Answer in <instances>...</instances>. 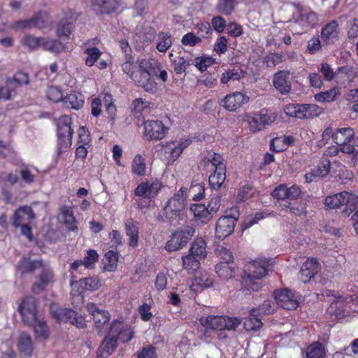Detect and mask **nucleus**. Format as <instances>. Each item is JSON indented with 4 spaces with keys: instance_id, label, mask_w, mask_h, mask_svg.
<instances>
[{
    "instance_id": "f257e3e1",
    "label": "nucleus",
    "mask_w": 358,
    "mask_h": 358,
    "mask_svg": "<svg viewBox=\"0 0 358 358\" xmlns=\"http://www.w3.org/2000/svg\"><path fill=\"white\" fill-rule=\"evenodd\" d=\"M120 48L124 53V60L121 64L122 71L138 86L148 91L153 90L155 85L153 82L149 81V74L147 71L150 66L148 61L142 59L139 62H134L131 55V48L127 41H120Z\"/></svg>"
},
{
    "instance_id": "37998d69",
    "label": "nucleus",
    "mask_w": 358,
    "mask_h": 358,
    "mask_svg": "<svg viewBox=\"0 0 358 358\" xmlns=\"http://www.w3.org/2000/svg\"><path fill=\"white\" fill-rule=\"evenodd\" d=\"M294 142L291 136H283L273 138L271 143V148L275 152H279L285 150Z\"/></svg>"
},
{
    "instance_id": "603ef678",
    "label": "nucleus",
    "mask_w": 358,
    "mask_h": 358,
    "mask_svg": "<svg viewBox=\"0 0 358 358\" xmlns=\"http://www.w3.org/2000/svg\"><path fill=\"white\" fill-rule=\"evenodd\" d=\"M306 354L307 358H324V348L320 343L315 342L307 348Z\"/></svg>"
},
{
    "instance_id": "79ce46f5",
    "label": "nucleus",
    "mask_w": 358,
    "mask_h": 358,
    "mask_svg": "<svg viewBox=\"0 0 358 358\" xmlns=\"http://www.w3.org/2000/svg\"><path fill=\"white\" fill-rule=\"evenodd\" d=\"M92 4L102 13H110L119 6L117 0H92Z\"/></svg>"
},
{
    "instance_id": "4468645a",
    "label": "nucleus",
    "mask_w": 358,
    "mask_h": 358,
    "mask_svg": "<svg viewBox=\"0 0 358 358\" xmlns=\"http://www.w3.org/2000/svg\"><path fill=\"white\" fill-rule=\"evenodd\" d=\"M250 98L241 92H235L227 94L222 100L220 105L227 110L236 111L243 105L247 103Z\"/></svg>"
},
{
    "instance_id": "f03ea898",
    "label": "nucleus",
    "mask_w": 358,
    "mask_h": 358,
    "mask_svg": "<svg viewBox=\"0 0 358 358\" xmlns=\"http://www.w3.org/2000/svg\"><path fill=\"white\" fill-rule=\"evenodd\" d=\"M199 168L213 172L208 176L209 185L212 189H220L226 179V165L222 157L217 153H210L200 162Z\"/></svg>"
},
{
    "instance_id": "c85d7f7f",
    "label": "nucleus",
    "mask_w": 358,
    "mask_h": 358,
    "mask_svg": "<svg viewBox=\"0 0 358 358\" xmlns=\"http://www.w3.org/2000/svg\"><path fill=\"white\" fill-rule=\"evenodd\" d=\"M139 224L132 218H129L124 222L125 234L129 238L128 245L135 248L138 245L139 239Z\"/></svg>"
},
{
    "instance_id": "e2e57ef3",
    "label": "nucleus",
    "mask_w": 358,
    "mask_h": 358,
    "mask_svg": "<svg viewBox=\"0 0 358 358\" xmlns=\"http://www.w3.org/2000/svg\"><path fill=\"white\" fill-rule=\"evenodd\" d=\"M235 7V0H219L217 5V10L224 15H230Z\"/></svg>"
},
{
    "instance_id": "6ab92c4d",
    "label": "nucleus",
    "mask_w": 358,
    "mask_h": 358,
    "mask_svg": "<svg viewBox=\"0 0 358 358\" xmlns=\"http://www.w3.org/2000/svg\"><path fill=\"white\" fill-rule=\"evenodd\" d=\"M162 187V184L158 180H155L152 182H143L137 186L134 194L137 196L151 199L158 194Z\"/></svg>"
},
{
    "instance_id": "49530a36",
    "label": "nucleus",
    "mask_w": 358,
    "mask_h": 358,
    "mask_svg": "<svg viewBox=\"0 0 358 358\" xmlns=\"http://www.w3.org/2000/svg\"><path fill=\"white\" fill-rule=\"evenodd\" d=\"M157 38L158 41L156 45L157 50L160 52H166L172 45L171 34L168 32L160 31Z\"/></svg>"
},
{
    "instance_id": "a211bd4d",
    "label": "nucleus",
    "mask_w": 358,
    "mask_h": 358,
    "mask_svg": "<svg viewBox=\"0 0 358 358\" xmlns=\"http://www.w3.org/2000/svg\"><path fill=\"white\" fill-rule=\"evenodd\" d=\"M267 262L265 259H256L250 262L245 270V276L247 280L252 282L254 280L261 279L268 272Z\"/></svg>"
},
{
    "instance_id": "a878e982",
    "label": "nucleus",
    "mask_w": 358,
    "mask_h": 358,
    "mask_svg": "<svg viewBox=\"0 0 358 358\" xmlns=\"http://www.w3.org/2000/svg\"><path fill=\"white\" fill-rule=\"evenodd\" d=\"M339 27L337 21L332 20L326 24L321 30V38L324 45L335 43L338 40Z\"/></svg>"
},
{
    "instance_id": "b1692460",
    "label": "nucleus",
    "mask_w": 358,
    "mask_h": 358,
    "mask_svg": "<svg viewBox=\"0 0 358 358\" xmlns=\"http://www.w3.org/2000/svg\"><path fill=\"white\" fill-rule=\"evenodd\" d=\"M34 218L35 215L30 206H21L15 211L13 215L12 225L15 228H18L20 225L30 224Z\"/></svg>"
},
{
    "instance_id": "0e129e2a",
    "label": "nucleus",
    "mask_w": 358,
    "mask_h": 358,
    "mask_svg": "<svg viewBox=\"0 0 358 358\" xmlns=\"http://www.w3.org/2000/svg\"><path fill=\"white\" fill-rule=\"evenodd\" d=\"M215 253L221 259L220 262H227V264H234V257L231 252L222 245H217Z\"/></svg>"
},
{
    "instance_id": "7ed1b4c3",
    "label": "nucleus",
    "mask_w": 358,
    "mask_h": 358,
    "mask_svg": "<svg viewBox=\"0 0 358 358\" xmlns=\"http://www.w3.org/2000/svg\"><path fill=\"white\" fill-rule=\"evenodd\" d=\"M185 192L186 189L181 187L167 201L161 215L164 222L175 225L179 224L180 220L183 219V210L186 201Z\"/></svg>"
},
{
    "instance_id": "7c9ffc66",
    "label": "nucleus",
    "mask_w": 358,
    "mask_h": 358,
    "mask_svg": "<svg viewBox=\"0 0 358 358\" xmlns=\"http://www.w3.org/2000/svg\"><path fill=\"white\" fill-rule=\"evenodd\" d=\"M149 67L148 68V73L149 74V81H152L155 83V87L153 90L148 91L145 88H143L145 92H150V93H155L157 90V84L155 82V80L151 78V76H155L156 77L159 78L163 82H166L168 80V73L167 71L164 69H161V64L158 62H156L155 61L150 62L148 61Z\"/></svg>"
},
{
    "instance_id": "4be33fe9",
    "label": "nucleus",
    "mask_w": 358,
    "mask_h": 358,
    "mask_svg": "<svg viewBox=\"0 0 358 358\" xmlns=\"http://www.w3.org/2000/svg\"><path fill=\"white\" fill-rule=\"evenodd\" d=\"M49 15L46 12H39L31 18L18 21L15 23V27L17 29H31L45 27L49 22Z\"/></svg>"
},
{
    "instance_id": "3c124183",
    "label": "nucleus",
    "mask_w": 358,
    "mask_h": 358,
    "mask_svg": "<svg viewBox=\"0 0 358 358\" xmlns=\"http://www.w3.org/2000/svg\"><path fill=\"white\" fill-rule=\"evenodd\" d=\"M190 255L199 258H205L206 256V243L201 238L196 239L189 250Z\"/></svg>"
},
{
    "instance_id": "c9c22d12",
    "label": "nucleus",
    "mask_w": 358,
    "mask_h": 358,
    "mask_svg": "<svg viewBox=\"0 0 358 358\" xmlns=\"http://www.w3.org/2000/svg\"><path fill=\"white\" fill-rule=\"evenodd\" d=\"M60 217L69 231H76L78 230L76 220L71 207L67 206H62L60 209Z\"/></svg>"
},
{
    "instance_id": "423d86ee",
    "label": "nucleus",
    "mask_w": 358,
    "mask_h": 358,
    "mask_svg": "<svg viewBox=\"0 0 358 358\" xmlns=\"http://www.w3.org/2000/svg\"><path fill=\"white\" fill-rule=\"evenodd\" d=\"M200 324L206 329L222 331L235 330L241 324V320L235 317L208 315L199 320Z\"/></svg>"
},
{
    "instance_id": "69168bd1",
    "label": "nucleus",
    "mask_w": 358,
    "mask_h": 358,
    "mask_svg": "<svg viewBox=\"0 0 358 358\" xmlns=\"http://www.w3.org/2000/svg\"><path fill=\"white\" fill-rule=\"evenodd\" d=\"M46 96L49 100L55 103L62 101L64 97L62 90L56 86H50L48 87Z\"/></svg>"
},
{
    "instance_id": "58836bf2",
    "label": "nucleus",
    "mask_w": 358,
    "mask_h": 358,
    "mask_svg": "<svg viewBox=\"0 0 358 358\" xmlns=\"http://www.w3.org/2000/svg\"><path fill=\"white\" fill-rule=\"evenodd\" d=\"M234 264H227V262H220L215 266L217 275L222 280H228L234 276L235 267Z\"/></svg>"
},
{
    "instance_id": "aec40b11",
    "label": "nucleus",
    "mask_w": 358,
    "mask_h": 358,
    "mask_svg": "<svg viewBox=\"0 0 358 358\" xmlns=\"http://www.w3.org/2000/svg\"><path fill=\"white\" fill-rule=\"evenodd\" d=\"M293 20L302 27H313L317 22V16L308 8H299L293 14Z\"/></svg>"
},
{
    "instance_id": "4c0bfd02",
    "label": "nucleus",
    "mask_w": 358,
    "mask_h": 358,
    "mask_svg": "<svg viewBox=\"0 0 358 358\" xmlns=\"http://www.w3.org/2000/svg\"><path fill=\"white\" fill-rule=\"evenodd\" d=\"M62 101L68 107L75 110H79L84 105V96L81 93L73 92L65 97Z\"/></svg>"
},
{
    "instance_id": "39448f33",
    "label": "nucleus",
    "mask_w": 358,
    "mask_h": 358,
    "mask_svg": "<svg viewBox=\"0 0 358 358\" xmlns=\"http://www.w3.org/2000/svg\"><path fill=\"white\" fill-rule=\"evenodd\" d=\"M72 303L75 308H79L83 303V292L85 290L95 291L101 286V282L97 277H90L80 279L78 281L73 282L71 284Z\"/></svg>"
},
{
    "instance_id": "bb28decb",
    "label": "nucleus",
    "mask_w": 358,
    "mask_h": 358,
    "mask_svg": "<svg viewBox=\"0 0 358 358\" xmlns=\"http://www.w3.org/2000/svg\"><path fill=\"white\" fill-rule=\"evenodd\" d=\"M214 282L213 276L206 271H199L194 275L191 289L194 292H198L199 289L209 288L213 286Z\"/></svg>"
},
{
    "instance_id": "9d476101",
    "label": "nucleus",
    "mask_w": 358,
    "mask_h": 358,
    "mask_svg": "<svg viewBox=\"0 0 358 358\" xmlns=\"http://www.w3.org/2000/svg\"><path fill=\"white\" fill-rule=\"evenodd\" d=\"M195 229L187 227L182 230L175 231L165 245L166 250L176 252L186 245L190 238L194 236Z\"/></svg>"
},
{
    "instance_id": "2eb2a0df",
    "label": "nucleus",
    "mask_w": 358,
    "mask_h": 358,
    "mask_svg": "<svg viewBox=\"0 0 358 358\" xmlns=\"http://www.w3.org/2000/svg\"><path fill=\"white\" fill-rule=\"evenodd\" d=\"M15 345L22 357H30L34 350V343L31 335L27 331H20L16 337Z\"/></svg>"
},
{
    "instance_id": "5701e85b",
    "label": "nucleus",
    "mask_w": 358,
    "mask_h": 358,
    "mask_svg": "<svg viewBox=\"0 0 358 358\" xmlns=\"http://www.w3.org/2000/svg\"><path fill=\"white\" fill-rule=\"evenodd\" d=\"M301 192V189L297 185L287 187L286 185H280L275 188L272 195L278 200L292 201L297 199Z\"/></svg>"
},
{
    "instance_id": "1a4fd4ad",
    "label": "nucleus",
    "mask_w": 358,
    "mask_h": 358,
    "mask_svg": "<svg viewBox=\"0 0 358 358\" xmlns=\"http://www.w3.org/2000/svg\"><path fill=\"white\" fill-rule=\"evenodd\" d=\"M358 203V194L347 191H343L326 197L324 205L330 209L338 208L342 206L354 207Z\"/></svg>"
},
{
    "instance_id": "2f4dec72",
    "label": "nucleus",
    "mask_w": 358,
    "mask_h": 358,
    "mask_svg": "<svg viewBox=\"0 0 358 358\" xmlns=\"http://www.w3.org/2000/svg\"><path fill=\"white\" fill-rule=\"evenodd\" d=\"M99 42L97 38H94L86 43L89 46L85 50L84 54L86 55L85 64L89 67L94 65L102 55L101 51L96 47H90L91 45H97Z\"/></svg>"
},
{
    "instance_id": "a19ab883",
    "label": "nucleus",
    "mask_w": 358,
    "mask_h": 358,
    "mask_svg": "<svg viewBox=\"0 0 358 358\" xmlns=\"http://www.w3.org/2000/svg\"><path fill=\"white\" fill-rule=\"evenodd\" d=\"M259 313L256 309H252L248 317H247L244 322V328L247 331L257 330L259 329L263 323L261 319L259 317Z\"/></svg>"
},
{
    "instance_id": "5fc2aeb1",
    "label": "nucleus",
    "mask_w": 358,
    "mask_h": 358,
    "mask_svg": "<svg viewBox=\"0 0 358 358\" xmlns=\"http://www.w3.org/2000/svg\"><path fill=\"white\" fill-rule=\"evenodd\" d=\"M132 172L138 176H144L146 172V164L143 157L141 155H136L131 164Z\"/></svg>"
},
{
    "instance_id": "a18cd8bd",
    "label": "nucleus",
    "mask_w": 358,
    "mask_h": 358,
    "mask_svg": "<svg viewBox=\"0 0 358 358\" xmlns=\"http://www.w3.org/2000/svg\"><path fill=\"white\" fill-rule=\"evenodd\" d=\"M118 252L113 250H109L105 254L103 266V270L105 271L112 272L116 269L118 262Z\"/></svg>"
},
{
    "instance_id": "338daca9",
    "label": "nucleus",
    "mask_w": 358,
    "mask_h": 358,
    "mask_svg": "<svg viewBox=\"0 0 358 358\" xmlns=\"http://www.w3.org/2000/svg\"><path fill=\"white\" fill-rule=\"evenodd\" d=\"M331 168V162L327 159H322L320 163L313 169L316 173V176L319 178L325 177L329 173Z\"/></svg>"
},
{
    "instance_id": "774afa93",
    "label": "nucleus",
    "mask_w": 358,
    "mask_h": 358,
    "mask_svg": "<svg viewBox=\"0 0 358 358\" xmlns=\"http://www.w3.org/2000/svg\"><path fill=\"white\" fill-rule=\"evenodd\" d=\"M189 192L194 201H201L204 198L205 187L202 184L193 185Z\"/></svg>"
},
{
    "instance_id": "c03bdc74",
    "label": "nucleus",
    "mask_w": 358,
    "mask_h": 358,
    "mask_svg": "<svg viewBox=\"0 0 358 358\" xmlns=\"http://www.w3.org/2000/svg\"><path fill=\"white\" fill-rule=\"evenodd\" d=\"M322 108L315 104H301V119L313 118L320 115Z\"/></svg>"
},
{
    "instance_id": "ddd939ff",
    "label": "nucleus",
    "mask_w": 358,
    "mask_h": 358,
    "mask_svg": "<svg viewBox=\"0 0 358 358\" xmlns=\"http://www.w3.org/2000/svg\"><path fill=\"white\" fill-rule=\"evenodd\" d=\"M323 295L330 297L329 301L331 304L329 308V312L334 314L337 317L343 315L346 303L350 301V296H343L338 294H336L335 292L332 290H326Z\"/></svg>"
},
{
    "instance_id": "4d7b16f0",
    "label": "nucleus",
    "mask_w": 358,
    "mask_h": 358,
    "mask_svg": "<svg viewBox=\"0 0 358 358\" xmlns=\"http://www.w3.org/2000/svg\"><path fill=\"white\" fill-rule=\"evenodd\" d=\"M73 29L72 21H68L66 19H62L57 27V35L59 37L69 38Z\"/></svg>"
},
{
    "instance_id": "f8f14e48",
    "label": "nucleus",
    "mask_w": 358,
    "mask_h": 358,
    "mask_svg": "<svg viewBox=\"0 0 358 358\" xmlns=\"http://www.w3.org/2000/svg\"><path fill=\"white\" fill-rule=\"evenodd\" d=\"M275 299L278 306L289 310L296 309L301 302V296L289 289L275 291Z\"/></svg>"
},
{
    "instance_id": "c756f323",
    "label": "nucleus",
    "mask_w": 358,
    "mask_h": 358,
    "mask_svg": "<svg viewBox=\"0 0 358 358\" xmlns=\"http://www.w3.org/2000/svg\"><path fill=\"white\" fill-rule=\"evenodd\" d=\"M235 224L233 219L222 216L217 222L215 227L216 237L219 239L227 237L234 231Z\"/></svg>"
},
{
    "instance_id": "9b49d317",
    "label": "nucleus",
    "mask_w": 358,
    "mask_h": 358,
    "mask_svg": "<svg viewBox=\"0 0 358 358\" xmlns=\"http://www.w3.org/2000/svg\"><path fill=\"white\" fill-rule=\"evenodd\" d=\"M18 311L22 322L28 325H33L39 316L37 314L36 301L33 296L24 297L18 307Z\"/></svg>"
},
{
    "instance_id": "8fccbe9b",
    "label": "nucleus",
    "mask_w": 358,
    "mask_h": 358,
    "mask_svg": "<svg viewBox=\"0 0 358 358\" xmlns=\"http://www.w3.org/2000/svg\"><path fill=\"white\" fill-rule=\"evenodd\" d=\"M42 48L51 52L59 53L65 49V45L57 39H49L43 38Z\"/></svg>"
},
{
    "instance_id": "09e8293b",
    "label": "nucleus",
    "mask_w": 358,
    "mask_h": 358,
    "mask_svg": "<svg viewBox=\"0 0 358 358\" xmlns=\"http://www.w3.org/2000/svg\"><path fill=\"white\" fill-rule=\"evenodd\" d=\"M255 189L249 184H244L241 186L237 192L236 201L238 203L245 202L255 196Z\"/></svg>"
},
{
    "instance_id": "680f3d73",
    "label": "nucleus",
    "mask_w": 358,
    "mask_h": 358,
    "mask_svg": "<svg viewBox=\"0 0 358 358\" xmlns=\"http://www.w3.org/2000/svg\"><path fill=\"white\" fill-rule=\"evenodd\" d=\"M99 255L95 250L90 249L87 250V255L84 257L83 266L86 268L92 269L94 267V264L98 262Z\"/></svg>"
},
{
    "instance_id": "e433bc0d",
    "label": "nucleus",
    "mask_w": 358,
    "mask_h": 358,
    "mask_svg": "<svg viewBox=\"0 0 358 358\" xmlns=\"http://www.w3.org/2000/svg\"><path fill=\"white\" fill-rule=\"evenodd\" d=\"M190 210L193 213L195 220L203 224L207 223L212 217L210 213H209L208 208L203 204H192Z\"/></svg>"
},
{
    "instance_id": "ea45409f",
    "label": "nucleus",
    "mask_w": 358,
    "mask_h": 358,
    "mask_svg": "<svg viewBox=\"0 0 358 358\" xmlns=\"http://www.w3.org/2000/svg\"><path fill=\"white\" fill-rule=\"evenodd\" d=\"M355 133L352 128L344 127L336 129L333 135V141L336 144L351 142L354 138Z\"/></svg>"
},
{
    "instance_id": "f704fd0d",
    "label": "nucleus",
    "mask_w": 358,
    "mask_h": 358,
    "mask_svg": "<svg viewBox=\"0 0 358 358\" xmlns=\"http://www.w3.org/2000/svg\"><path fill=\"white\" fill-rule=\"evenodd\" d=\"M41 259L34 260L29 257H23L18 263L17 269L22 273H33L42 266Z\"/></svg>"
},
{
    "instance_id": "473e14b6",
    "label": "nucleus",
    "mask_w": 358,
    "mask_h": 358,
    "mask_svg": "<svg viewBox=\"0 0 358 358\" xmlns=\"http://www.w3.org/2000/svg\"><path fill=\"white\" fill-rule=\"evenodd\" d=\"M246 76V72L239 66H234L224 71L220 76V83L226 85L230 82L237 81Z\"/></svg>"
},
{
    "instance_id": "72a5a7b5",
    "label": "nucleus",
    "mask_w": 358,
    "mask_h": 358,
    "mask_svg": "<svg viewBox=\"0 0 358 358\" xmlns=\"http://www.w3.org/2000/svg\"><path fill=\"white\" fill-rule=\"evenodd\" d=\"M117 341L108 333L97 351V357L105 358L113 353L117 345Z\"/></svg>"
},
{
    "instance_id": "dca6fc26",
    "label": "nucleus",
    "mask_w": 358,
    "mask_h": 358,
    "mask_svg": "<svg viewBox=\"0 0 358 358\" xmlns=\"http://www.w3.org/2000/svg\"><path fill=\"white\" fill-rule=\"evenodd\" d=\"M38 270L40 271L37 275L38 282H35L32 287V291L36 294L41 292L54 282V273L48 264L43 262Z\"/></svg>"
},
{
    "instance_id": "cd10ccee",
    "label": "nucleus",
    "mask_w": 358,
    "mask_h": 358,
    "mask_svg": "<svg viewBox=\"0 0 358 358\" xmlns=\"http://www.w3.org/2000/svg\"><path fill=\"white\" fill-rule=\"evenodd\" d=\"M319 262L315 258L308 259L302 265L300 270L299 278L301 281L306 283L310 280L317 273L319 269Z\"/></svg>"
},
{
    "instance_id": "bf43d9fd",
    "label": "nucleus",
    "mask_w": 358,
    "mask_h": 358,
    "mask_svg": "<svg viewBox=\"0 0 358 358\" xmlns=\"http://www.w3.org/2000/svg\"><path fill=\"white\" fill-rule=\"evenodd\" d=\"M72 145V136L57 135V154L60 155L66 152Z\"/></svg>"
},
{
    "instance_id": "13d9d810",
    "label": "nucleus",
    "mask_w": 358,
    "mask_h": 358,
    "mask_svg": "<svg viewBox=\"0 0 358 358\" xmlns=\"http://www.w3.org/2000/svg\"><path fill=\"white\" fill-rule=\"evenodd\" d=\"M257 115H258L261 123H262L263 127L271 124L276 120L277 118V115L275 113L267 109L260 110L258 113H257Z\"/></svg>"
},
{
    "instance_id": "864d4df0",
    "label": "nucleus",
    "mask_w": 358,
    "mask_h": 358,
    "mask_svg": "<svg viewBox=\"0 0 358 358\" xmlns=\"http://www.w3.org/2000/svg\"><path fill=\"white\" fill-rule=\"evenodd\" d=\"M183 268L189 273H194L200 267V262L192 255H188L182 257Z\"/></svg>"
},
{
    "instance_id": "0eeeda50",
    "label": "nucleus",
    "mask_w": 358,
    "mask_h": 358,
    "mask_svg": "<svg viewBox=\"0 0 358 358\" xmlns=\"http://www.w3.org/2000/svg\"><path fill=\"white\" fill-rule=\"evenodd\" d=\"M50 313L52 317L59 322H69L78 328H84L86 326L85 318L71 309L60 308L56 304H52Z\"/></svg>"
},
{
    "instance_id": "412c9836",
    "label": "nucleus",
    "mask_w": 358,
    "mask_h": 358,
    "mask_svg": "<svg viewBox=\"0 0 358 358\" xmlns=\"http://www.w3.org/2000/svg\"><path fill=\"white\" fill-rule=\"evenodd\" d=\"M273 85L282 95L288 94L292 90L290 73L287 70L279 71L273 76Z\"/></svg>"
},
{
    "instance_id": "393cba45",
    "label": "nucleus",
    "mask_w": 358,
    "mask_h": 358,
    "mask_svg": "<svg viewBox=\"0 0 358 358\" xmlns=\"http://www.w3.org/2000/svg\"><path fill=\"white\" fill-rule=\"evenodd\" d=\"M87 309L93 317L95 327L100 332L103 326L109 321L110 313L106 310L99 309L94 303H87Z\"/></svg>"
},
{
    "instance_id": "6e6552de",
    "label": "nucleus",
    "mask_w": 358,
    "mask_h": 358,
    "mask_svg": "<svg viewBox=\"0 0 358 358\" xmlns=\"http://www.w3.org/2000/svg\"><path fill=\"white\" fill-rule=\"evenodd\" d=\"M108 333L110 336L122 343L129 342L134 336V328L122 319L113 320L110 325Z\"/></svg>"
},
{
    "instance_id": "f3484780",
    "label": "nucleus",
    "mask_w": 358,
    "mask_h": 358,
    "mask_svg": "<svg viewBox=\"0 0 358 358\" xmlns=\"http://www.w3.org/2000/svg\"><path fill=\"white\" fill-rule=\"evenodd\" d=\"M168 131L162 122L159 120H146L144 122V135L149 140L162 139Z\"/></svg>"
},
{
    "instance_id": "6e6d98bb",
    "label": "nucleus",
    "mask_w": 358,
    "mask_h": 358,
    "mask_svg": "<svg viewBox=\"0 0 358 358\" xmlns=\"http://www.w3.org/2000/svg\"><path fill=\"white\" fill-rule=\"evenodd\" d=\"M339 94V90L336 87L320 92L315 95V99L318 102H330L336 99Z\"/></svg>"
},
{
    "instance_id": "de8ad7c7",
    "label": "nucleus",
    "mask_w": 358,
    "mask_h": 358,
    "mask_svg": "<svg viewBox=\"0 0 358 358\" xmlns=\"http://www.w3.org/2000/svg\"><path fill=\"white\" fill-rule=\"evenodd\" d=\"M33 327L35 334L38 339H45L49 335V329L47 326L46 322L40 317L36 320V322L33 325H29Z\"/></svg>"
},
{
    "instance_id": "20e7f679",
    "label": "nucleus",
    "mask_w": 358,
    "mask_h": 358,
    "mask_svg": "<svg viewBox=\"0 0 358 358\" xmlns=\"http://www.w3.org/2000/svg\"><path fill=\"white\" fill-rule=\"evenodd\" d=\"M190 144L191 141L189 139L166 142L159 145L161 149L158 150V152L161 159L166 164L170 165L179 158L184 150Z\"/></svg>"
},
{
    "instance_id": "052dcab7",
    "label": "nucleus",
    "mask_w": 358,
    "mask_h": 358,
    "mask_svg": "<svg viewBox=\"0 0 358 358\" xmlns=\"http://www.w3.org/2000/svg\"><path fill=\"white\" fill-rule=\"evenodd\" d=\"M43 41V38L27 35L22 38V43L23 45L28 47L31 50H35L39 47L42 48Z\"/></svg>"
}]
</instances>
